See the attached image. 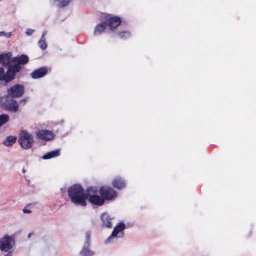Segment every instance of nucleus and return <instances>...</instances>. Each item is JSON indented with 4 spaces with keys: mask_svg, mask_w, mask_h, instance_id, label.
I'll use <instances>...</instances> for the list:
<instances>
[{
    "mask_svg": "<svg viewBox=\"0 0 256 256\" xmlns=\"http://www.w3.org/2000/svg\"><path fill=\"white\" fill-rule=\"evenodd\" d=\"M111 216L106 212L102 213L100 216L101 226L102 228H111L112 227Z\"/></svg>",
    "mask_w": 256,
    "mask_h": 256,
    "instance_id": "12",
    "label": "nucleus"
},
{
    "mask_svg": "<svg viewBox=\"0 0 256 256\" xmlns=\"http://www.w3.org/2000/svg\"><path fill=\"white\" fill-rule=\"evenodd\" d=\"M44 36L45 32H44L38 42V46L42 50H46L47 48V44L46 42Z\"/></svg>",
    "mask_w": 256,
    "mask_h": 256,
    "instance_id": "19",
    "label": "nucleus"
},
{
    "mask_svg": "<svg viewBox=\"0 0 256 256\" xmlns=\"http://www.w3.org/2000/svg\"><path fill=\"white\" fill-rule=\"evenodd\" d=\"M68 195L71 202L82 206L86 205V200L88 198V192H85L83 188L80 184H74L68 188Z\"/></svg>",
    "mask_w": 256,
    "mask_h": 256,
    "instance_id": "2",
    "label": "nucleus"
},
{
    "mask_svg": "<svg viewBox=\"0 0 256 256\" xmlns=\"http://www.w3.org/2000/svg\"><path fill=\"white\" fill-rule=\"evenodd\" d=\"M14 244V240L10 236L6 235L0 240V249L8 252L13 247Z\"/></svg>",
    "mask_w": 256,
    "mask_h": 256,
    "instance_id": "8",
    "label": "nucleus"
},
{
    "mask_svg": "<svg viewBox=\"0 0 256 256\" xmlns=\"http://www.w3.org/2000/svg\"><path fill=\"white\" fill-rule=\"evenodd\" d=\"M12 61L14 64L8 66L6 72L2 67L0 68V81L4 82V86H6L15 79L16 73L22 70L20 65L27 64L29 61V58L26 55L22 54L19 56L14 58Z\"/></svg>",
    "mask_w": 256,
    "mask_h": 256,
    "instance_id": "1",
    "label": "nucleus"
},
{
    "mask_svg": "<svg viewBox=\"0 0 256 256\" xmlns=\"http://www.w3.org/2000/svg\"><path fill=\"white\" fill-rule=\"evenodd\" d=\"M23 212L24 213H27V214H29V213H30L31 212V211L24 208V210H23Z\"/></svg>",
    "mask_w": 256,
    "mask_h": 256,
    "instance_id": "25",
    "label": "nucleus"
},
{
    "mask_svg": "<svg viewBox=\"0 0 256 256\" xmlns=\"http://www.w3.org/2000/svg\"><path fill=\"white\" fill-rule=\"evenodd\" d=\"M9 116L6 114H2L0 115V127L6 124L9 120Z\"/></svg>",
    "mask_w": 256,
    "mask_h": 256,
    "instance_id": "20",
    "label": "nucleus"
},
{
    "mask_svg": "<svg viewBox=\"0 0 256 256\" xmlns=\"http://www.w3.org/2000/svg\"><path fill=\"white\" fill-rule=\"evenodd\" d=\"M12 54L8 52L0 54V63L2 64L3 66L8 67L10 66V64L11 61Z\"/></svg>",
    "mask_w": 256,
    "mask_h": 256,
    "instance_id": "14",
    "label": "nucleus"
},
{
    "mask_svg": "<svg viewBox=\"0 0 256 256\" xmlns=\"http://www.w3.org/2000/svg\"><path fill=\"white\" fill-rule=\"evenodd\" d=\"M24 92V88L22 85L16 84L7 90L8 96H10L12 98L21 97Z\"/></svg>",
    "mask_w": 256,
    "mask_h": 256,
    "instance_id": "6",
    "label": "nucleus"
},
{
    "mask_svg": "<svg viewBox=\"0 0 256 256\" xmlns=\"http://www.w3.org/2000/svg\"><path fill=\"white\" fill-rule=\"evenodd\" d=\"M31 234H31L30 233V234H28V238H30V237L31 236Z\"/></svg>",
    "mask_w": 256,
    "mask_h": 256,
    "instance_id": "27",
    "label": "nucleus"
},
{
    "mask_svg": "<svg viewBox=\"0 0 256 256\" xmlns=\"http://www.w3.org/2000/svg\"><path fill=\"white\" fill-rule=\"evenodd\" d=\"M104 22L110 30H114L121 24L122 20L117 16L108 14L106 16Z\"/></svg>",
    "mask_w": 256,
    "mask_h": 256,
    "instance_id": "5",
    "label": "nucleus"
},
{
    "mask_svg": "<svg viewBox=\"0 0 256 256\" xmlns=\"http://www.w3.org/2000/svg\"><path fill=\"white\" fill-rule=\"evenodd\" d=\"M99 192L105 200H110L114 199L118 195L117 192L111 186H102L100 187Z\"/></svg>",
    "mask_w": 256,
    "mask_h": 256,
    "instance_id": "4",
    "label": "nucleus"
},
{
    "mask_svg": "<svg viewBox=\"0 0 256 256\" xmlns=\"http://www.w3.org/2000/svg\"><path fill=\"white\" fill-rule=\"evenodd\" d=\"M106 24L104 22H102L98 24L95 27L94 30V34L95 36L100 35L102 32H104L106 28Z\"/></svg>",
    "mask_w": 256,
    "mask_h": 256,
    "instance_id": "16",
    "label": "nucleus"
},
{
    "mask_svg": "<svg viewBox=\"0 0 256 256\" xmlns=\"http://www.w3.org/2000/svg\"><path fill=\"white\" fill-rule=\"evenodd\" d=\"M126 226L124 223L120 222L114 228L111 235L108 238L107 240L110 242L114 237L122 238L124 236L123 230Z\"/></svg>",
    "mask_w": 256,
    "mask_h": 256,
    "instance_id": "9",
    "label": "nucleus"
},
{
    "mask_svg": "<svg viewBox=\"0 0 256 256\" xmlns=\"http://www.w3.org/2000/svg\"><path fill=\"white\" fill-rule=\"evenodd\" d=\"M60 154V150H56L53 151H51L46 153V154L42 156L43 159L48 160L52 158H54L58 156Z\"/></svg>",
    "mask_w": 256,
    "mask_h": 256,
    "instance_id": "17",
    "label": "nucleus"
},
{
    "mask_svg": "<svg viewBox=\"0 0 256 256\" xmlns=\"http://www.w3.org/2000/svg\"><path fill=\"white\" fill-rule=\"evenodd\" d=\"M80 254L82 256H92L94 254V252L90 250L88 248L84 247L80 252Z\"/></svg>",
    "mask_w": 256,
    "mask_h": 256,
    "instance_id": "21",
    "label": "nucleus"
},
{
    "mask_svg": "<svg viewBox=\"0 0 256 256\" xmlns=\"http://www.w3.org/2000/svg\"><path fill=\"white\" fill-rule=\"evenodd\" d=\"M23 172H25V170L24 168L22 169Z\"/></svg>",
    "mask_w": 256,
    "mask_h": 256,
    "instance_id": "29",
    "label": "nucleus"
},
{
    "mask_svg": "<svg viewBox=\"0 0 256 256\" xmlns=\"http://www.w3.org/2000/svg\"><path fill=\"white\" fill-rule=\"evenodd\" d=\"M22 101L25 102H26V100L25 99H23V100H22Z\"/></svg>",
    "mask_w": 256,
    "mask_h": 256,
    "instance_id": "28",
    "label": "nucleus"
},
{
    "mask_svg": "<svg viewBox=\"0 0 256 256\" xmlns=\"http://www.w3.org/2000/svg\"><path fill=\"white\" fill-rule=\"evenodd\" d=\"M48 72V68L46 66H42L34 70L30 74V76L34 79H38L45 76Z\"/></svg>",
    "mask_w": 256,
    "mask_h": 256,
    "instance_id": "13",
    "label": "nucleus"
},
{
    "mask_svg": "<svg viewBox=\"0 0 256 256\" xmlns=\"http://www.w3.org/2000/svg\"><path fill=\"white\" fill-rule=\"evenodd\" d=\"M118 36L121 38L127 39L130 36V33L128 31H122L118 32Z\"/></svg>",
    "mask_w": 256,
    "mask_h": 256,
    "instance_id": "22",
    "label": "nucleus"
},
{
    "mask_svg": "<svg viewBox=\"0 0 256 256\" xmlns=\"http://www.w3.org/2000/svg\"><path fill=\"white\" fill-rule=\"evenodd\" d=\"M32 30H30V32L28 31V32H26V34H32Z\"/></svg>",
    "mask_w": 256,
    "mask_h": 256,
    "instance_id": "26",
    "label": "nucleus"
},
{
    "mask_svg": "<svg viewBox=\"0 0 256 256\" xmlns=\"http://www.w3.org/2000/svg\"><path fill=\"white\" fill-rule=\"evenodd\" d=\"M58 6L60 8H62L66 6L72 0H56Z\"/></svg>",
    "mask_w": 256,
    "mask_h": 256,
    "instance_id": "23",
    "label": "nucleus"
},
{
    "mask_svg": "<svg viewBox=\"0 0 256 256\" xmlns=\"http://www.w3.org/2000/svg\"><path fill=\"white\" fill-rule=\"evenodd\" d=\"M112 184L114 188L120 190L125 187L126 182L122 178L117 176L114 179Z\"/></svg>",
    "mask_w": 256,
    "mask_h": 256,
    "instance_id": "15",
    "label": "nucleus"
},
{
    "mask_svg": "<svg viewBox=\"0 0 256 256\" xmlns=\"http://www.w3.org/2000/svg\"><path fill=\"white\" fill-rule=\"evenodd\" d=\"M10 32L8 34L5 32H0V36H6V37H10Z\"/></svg>",
    "mask_w": 256,
    "mask_h": 256,
    "instance_id": "24",
    "label": "nucleus"
},
{
    "mask_svg": "<svg viewBox=\"0 0 256 256\" xmlns=\"http://www.w3.org/2000/svg\"><path fill=\"white\" fill-rule=\"evenodd\" d=\"M87 236H88V238H89V235L88 234H87Z\"/></svg>",
    "mask_w": 256,
    "mask_h": 256,
    "instance_id": "30",
    "label": "nucleus"
},
{
    "mask_svg": "<svg viewBox=\"0 0 256 256\" xmlns=\"http://www.w3.org/2000/svg\"><path fill=\"white\" fill-rule=\"evenodd\" d=\"M18 141L20 146L26 150L30 148L34 142L32 136L26 130L20 132Z\"/></svg>",
    "mask_w": 256,
    "mask_h": 256,
    "instance_id": "3",
    "label": "nucleus"
},
{
    "mask_svg": "<svg viewBox=\"0 0 256 256\" xmlns=\"http://www.w3.org/2000/svg\"><path fill=\"white\" fill-rule=\"evenodd\" d=\"M3 106L6 110L12 112H16L18 110V104L17 102L9 98V96H6V100L3 103Z\"/></svg>",
    "mask_w": 256,
    "mask_h": 256,
    "instance_id": "10",
    "label": "nucleus"
},
{
    "mask_svg": "<svg viewBox=\"0 0 256 256\" xmlns=\"http://www.w3.org/2000/svg\"><path fill=\"white\" fill-rule=\"evenodd\" d=\"M37 137L43 140H50L54 138V134L51 130H42L36 132Z\"/></svg>",
    "mask_w": 256,
    "mask_h": 256,
    "instance_id": "11",
    "label": "nucleus"
},
{
    "mask_svg": "<svg viewBox=\"0 0 256 256\" xmlns=\"http://www.w3.org/2000/svg\"><path fill=\"white\" fill-rule=\"evenodd\" d=\"M16 138L14 136H8L6 138L5 140L4 141L3 144L6 146H10L16 142Z\"/></svg>",
    "mask_w": 256,
    "mask_h": 256,
    "instance_id": "18",
    "label": "nucleus"
},
{
    "mask_svg": "<svg viewBox=\"0 0 256 256\" xmlns=\"http://www.w3.org/2000/svg\"><path fill=\"white\" fill-rule=\"evenodd\" d=\"M92 190V188L88 189V198L89 202L93 204L98 206H101L104 204V201L102 197L101 196H99L96 194L97 192L96 190L92 191V194H91L90 192Z\"/></svg>",
    "mask_w": 256,
    "mask_h": 256,
    "instance_id": "7",
    "label": "nucleus"
}]
</instances>
